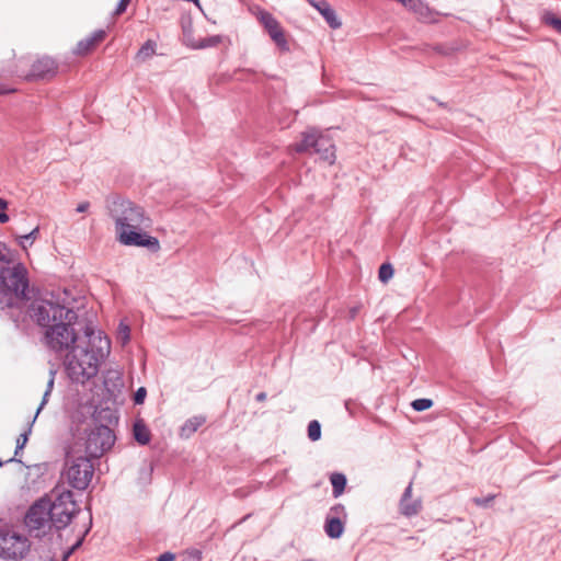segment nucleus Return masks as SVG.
I'll return each mask as SVG.
<instances>
[{
  "label": "nucleus",
  "instance_id": "f257e3e1",
  "mask_svg": "<svg viewBox=\"0 0 561 561\" xmlns=\"http://www.w3.org/2000/svg\"><path fill=\"white\" fill-rule=\"evenodd\" d=\"M76 299L70 291H45L27 307L30 318L44 329V344L64 356L65 371L72 382L84 385L94 378L111 352V341L91 325L79 336L73 325L78 320Z\"/></svg>",
  "mask_w": 561,
  "mask_h": 561
},
{
  "label": "nucleus",
  "instance_id": "f03ea898",
  "mask_svg": "<svg viewBox=\"0 0 561 561\" xmlns=\"http://www.w3.org/2000/svg\"><path fill=\"white\" fill-rule=\"evenodd\" d=\"M106 206L115 222L117 240L122 244L147 248L151 252L160 250L158 238L142 232L144 228L150 227L151 220L141 206L119 196L108 198Z\"/></svg>",
  "mask_w": 561,
  "mask_h": 561
},
{
  "label": "nucleus",
  "instance_id": "7ed1b4c3",
  "mask_svg": "<svg viewBox=\"0 0 561 561\" xmlns=\"http://www.w3.org/2000/svg\"><path fill=\"white\" fill-rule=\"evenodd\" d=\"M28 286L27 268L15 261L13 251L0 241V295L7 298V307H13V299L28 300Z\"/></svg>",
  "mask_w": 561,
  "mask_h": 561
},
{
  "label": "nucleus",
  "instance_id": "20e7f679",
  "mask_svg": "<svg viewBox=\"0 0 561 561\" xmlns=\"http://www.w3.org/2000/svg\"><path fill=\"white\" fill-rule=\"evenodd\" d=\"M93 474V463L89 457L82 455L81 445L70 446L61 477L71 488L83 491L89 486Z\"/></svg>",
  "mask_w": 561,
  "mask_h": 561
},
{
  "label": "nucleus",
  "instance_id": "39448f33",
  "mask_svg": "<svg viewBox=\"0 0 561 561\" xmlns=\"http://www.w3.org/2000/svg\"><path fill=\"white\" fill-rule=\"evenodd\" d=\"M115 435L113 431L105 425H94L85 431L84 437H79L73 444H80L82 455L91 458H98L114 445Z\"/></svg>",
  "mask_w": 561,
  "mask_h": 561
},
{
  "label": "nucleus",
  "instance_id": "423d86ee",
  "mask_svg": "<svg viewBox=\"0 0 561 561\" xmlns=\"http://www.w3.org/2000/svg\"><path fill=\"white\" fill-rule=\"evenodd\" d=\"M54 500L49 499V515L56 529L67 527L78 512V505L70 490L56 486L51 492Z\"/></svg>",
  "mask_w": 561,
  "mask_h": 561
},
{
  "label": "nucleus",
  "instance_id": "0eeeda50",
  "mask_svg": "<svg viewBox=\"0 0 561 561\" xmlns=\"http://www.w3.org/2000/svg\"><path fill=\"white\" fill-rule=\"evenodd\" d=\"M49 508L48 497H41L30 506L24 516V525L30 536L42 538L49 534L54 526Z\"/></svg>",
  "mask_w": 561,
  "mask_h": 561
},
{
  "label": "nucleus",
  "instance_id": "6e6552de",
  "mask_svg": "<svg viewBox=\"0 0 561 561\" xmlns=\"http://www.w3.org/2000/svg\"><path fill=\"white\" fill-rule=\"evenodd\" d=\"M26 536L12 528H0V557L5 560H21L30 551Z\"/></svg>",
  "mask_w": 561,
  "mask_h": 561
},
{
  "label": "nucleus",
  "instance_id": "1a4fd4ad",
  "mask_svg": "<svg viewBox=\"0 0 561 561\" xmlns=\"http://www.w3.org/2000/svg\"><path fill=\"white\" fill-rule=\"evenodd\" d=\"M57 72V65L50 57H42L35 60L32 65L28 78L32 79H46L51 78Z\"/></svg>",
  "mask_w": 561,
  "mask_h": 561
},
{
  "label": "nucleus",
  "instance_id": "9d476101",
  "mask_svg": "<svg viewBox=\"0 0 561 561\" xmlns=\"http://www.w3.org/2000/svg\"><path fill=\"white\" fill-rule=\"evenodd\" d=\"M250 11L252 15L256 18L259 23L264 27L270 37L272 34H276L283 28L280 23L268 11L260 7H254Z\"/></svg>",
  "mask_w": 561,
  "mask_h": 561
},
{
  "label": "nucleus",
  "instance_id": "9b49d317",
  "mask_svg": "<svg viewBox=\"0 0 561 561\" xmlns=\"http://www.w3.org/2000/svg\"><path fill=\"white\" fill-rule=\"evenodd\" d=\"M311 7H313L325 20L329 26L333 30L340 28L342 23L337 18L334 9L325 0H306Z\"/></svg>",
  "mask_w": 561,
  "mask_h": 561
},
{
  "label": "nucleus",
  "instance_id": "f8f14e48",
  "mask_svg": "<svg viewBox=\"0 0 561 561\" xmlns=\"http://www.w3.org/2000/svg\"><path fill=\"white\" fill-rule=\"evenodd\" d=\"M400 513L404 516H414L422 510V501L420 499H412V483L404 490L400 504Z\"/></svg>",
  "mask_w": 561,
  "mask_h": 561
},
{
  "label": "nucleus",
  "instance_id": "ddd939ff",
  "mask_svg": "<svg viewBox=\"0 0 561 561\" xmlns=\"http://www.w3.org/2000/svg\"><path fill=\"white\" fill-rule=\"evenodd\" d=\"M312 152L319 154L320 159L329 162L330 164H332L335 160V147L332 140L322 134H319Z\"/></svg>",
  "mask_w": 561,
  "mask_h": 561
},
{
  "label": "nucleus",
  "instance_id": "4468645a",
  "mask_svg": "<svg viewBox=\"0 0 561 561\" xmlns=\"http://www.w3.org/2000/svg\"><path fill=\"white\" fill-rule=\"evenodd\" d=\"M53 387H54V373H51V376H50V378H49V380H48V382H47L46 391H45V393H44V396H43L42 403H41V405L38 407V409H37V411H36L35 415H34V417H33V420H32V422H31V424H30L28 428H27L24 433H22V434L18 437V439H16V448H15V453H14V454H15V456L20 453V450H21V449H23V448H24V446H25V444H26V442H27V439H28V435L31 434L32 425H33V423L35 422V420H36V417H37L38 413L41 412V410L43 409V407L47 403V401H48V397H49V394H50V392H51V390H53Z\"/></svg>",
  "mask_w": 561,
  "mask_h": 561
},
{
  "label": "nucleus",
  "instance_id": "2eb2a0df",
  "mask_svg": "<svg viewBox=\"0 0 561 561\" xmlns=\"http://www.w3.org/2000/svg\"><path fill=\"white\" fill-rule=\"evenodd\" d=\"M401 4L409 11L413 12L419 20L424 22L432 20V12L427 4L422 0H404Z\"/></svg>",
  "mask_w": 561,
  "mask_h": 561
},
{
  "label": "nucleus",
  "instance_id": "dca6fc26",
  "mask_svg": "<svg viewBox=\"0 0 561 561\" xmlns=\"http://www.w3.org/2000/svg\"><path fill=\"white\" fill-rule=\"evenodd\" d=\"M320 133L314 128H310L301 134L302 139L294 145L297 152H310L317 142Z\"/></svg>",
  "mask_w": 561,
  "mask_h": 561
},
{
  "label": "nucleus",
  "instance_id": "f3484780",
  "mask_svg": "<svg viewBox=\"0 0 561 561\" xmlns=\"http://www.w3.org/2000/svg\"><path fill=\"white\" fill-rule=\"evenodd\" d=\"M324 530H325V534L330 538L337 539V538H340L343 535V531H344V520H340L337 518L327 517L325 518V524H324Z\"/></svg>",
  "mask_w": 561,
  "mask_h": 561
},
{
  "label": "nucleus",
  "instance_id": "a211bd4d",
  "mask_svg": "<svg viewBox=\"0 0 561 561\" xmlns=\"http://www.w3.org/2000/svg\"><path fill=\"white\" fill-rule=\"evenodd\" d=\"M206 422V419L202 415L193 416L188 419L181 427V436L190 437Z\"/></svg>",
  "mask_w": 561,
  "mask_h": 561
},
{
  "label": "nucleus",
  "instance_id": "6ab92c4d",
  "mask_svg": "<svg viewBox=\"0 0 561 561\" xmlns=\"http://www.w3.org/2000/svg\"><path fill=\"white\" fill-rule=\"evenodd\" d=\"M330 481L333 486V496L339 497L344 492L346 477L343 473L334 472L331 474Z\"/></svg>",
  "mask_w": 561,
  "mask_h": 561
},
{
  "label": "nucleus",
  "instance_id": "aec40b11",
  "mask_svg": "<svg viewBox=\"0 0 561 561\" xmlns=\"http://www.w3.org/2000/svg\"><path fill=\"white\" fill-rule=\"evenodd\" d=\"M134 436L135 439L141 445H146L150 442V432L141 422H136L134 424Z\"/></svg>",
  "mask_w": 561,
  "mask_h": 561
},
{
  "label": "nucleus",
  "instance_id": "412c9836",
  "mask_svg": "<svg viewBox=\"0 0 561 561\" xmlns=\"http://www.w3.org/2000/svg\"><path fill=\"white\" fill-rule=\"evenodd\" d=\"M271 39L274 42V44L280 51H289V43L284 28L278 31L276 34H272Z\"/></svg>",
  "mask_w": 561,
  "mask_h": 561
},
{
  "label": "nucleus",
  "instance_id": "4be33fe9",
  "mask_svg": "<svg viewBox=\"0 0 561 561\" xmlns=\"http://www.w3.org/2000/svg\"><path fill=\"white\" fill-rule=\"evenodd\" d=\"M95 47V44L91 41L90 37H87L82 41H80L77 44L75 53L78 55H87Z\"/></svg>",
  "mask_w": 561,
  "mask_h": 561
},
{
  "label": "nucleus",
  "instance_id": "5701e85b",
  "mask_svg": "<svg viewBox=\"0 0 561 561\" xmlns=\"http://www.w3.org/2000/svg\"><path fill=\"white\" fill-rule=\"evenodd\" d=\"M308 437L312 442L320 439L321 425L317 420H313L308 424Z\"/></svg>",
  "mask_w": 561,
  "mask_h": 561
},
{
  "label": "nucleus",
  "instance_id": "b1692460",
  "mask_svg": "<svg viewBox=\"0 0 561 561\" xmlns=\"http://www.w3.org/2000/svg\"><path fill=\"white\" fill-rule=\"evenodd\" d=\"M393 276V267L389 263H383L379 267L378 277L382 283H387Z\"/></svg>",
  "mask_w": 561,
  "mask_h": 561
},
{
  "label": "nucleus",
  "instance_id": "393cba45",
  "mask_svg": "<svg viewBox=\"0 0 561 561\" xmlns=\"http://www.w3.org/2000/svg\"><path fill=\"white\" fill-rule=\"evenodd\" d=\"M327 517L344 520L346 518V511L344 505L335 504L334 506H332Z\"/></svg>",
  "mask_w": 561,
  "mask_h": 561
},
{
  "label": "nucleus",
  "instance_id": "a878e982",
  "mask_svg": "<svg viewBox=\"0 0 561 561\" xmlns=\"http://www.w3.org/2000/svg\"><path fill=\"white\" fill-rule=\"evenodd\" d=\"M411 405L415 411L421 412L430 409L433 405V401L431 399L422 398L414 400Z\"/></svg>",
  "mask_w": 561,
  "mask_h": 561
},
{
  "label": "nucleus",
  "instance_id": "bb28decb",
  "mask_svg": "<svg viewBox=\"0 0 561 561\" xmlns=\"http://www.w3.org/2000/svg\"><path fill=\"white\" fill-rule=\"evenodd\" d=\"M543 21L561 34V19L548 12L543 15Z\"/></svg>",
  "mask_w": 561,
  "mask_h": 561
},
{
  "label": "nucleus",
  "instance_id": "cd10ccee",
  "mask_svg": "<svg viewBox=\"0 0 561 561\" xmlns=\"http://www.w3.org/2000/svg\"><path fill=\"white\" fill-rule=\"evenodd\" d=\"M105 36H106V32L104 30H98V31L93 32L92 35L89 37L96 46L99 43L104 41Z\"/></svg>",
  "mask_w": 561,
  "mask_h": 561
},
{
  "label": "nucleus",
  "instance_id": "c85d7f7f",
  "mask_svg": "<svg viewBox=\"0 0 561 561\" xmlns=\"http://www.w3.org/2000/svg\"><path fill=\"white\" fill-rule=\"evenodd\" d=\"M8 207V203L0 198V222L4 224L9 221V216L5 214V209Z\"/></svg>",
  "mask_w": 561,
  "mask_h": 561
},
{
  "label": "nucleus",
  "instance_id": "c756f323",
  "mask_svg": "<svg viewBox=\"0 0 561 561\" xmlns=\"http://www.w3.org/2000/svg\"><path fill=\"white\" fill-rule=\"evenodd\" d=\"M147 391L144 387L139 388L134 396V401L136 404H141L145 401Z\"/></svg>",
  "mask_w": 561,
  "mask_h": 561
},
{
  "label": "nucleus",
  "instance_id": "7c9ffc66",
  "mask_svg": "<svg viewBox=\"0 0 561 561\" xmlns=\"http://www.w3.org/2000/svg\"><path fill=\"white\" fill-rule=\"evenodd\" d=\"M220 42L219 36H213L204 41L201 45L197 46V48H204L209 46H215Z\"/></svg>",
  "mask_w": 561,
  "mask_h": 561
},
{
  "label": "nucleus",
  "instance_id": "2f4dec72",
  "mask_svg": "<svg viewBox=\"0 0 561 561\" xmlns=\"http://www.w3.org/2000/svg\"><path fill=\"white\" fill-rule=\"evenodd\" d=\"M130 0H119L116 9H115V12L114 14L115 15H121L122 13H124L129 4Z\"/></svg>",
  "mask_w": 561,
  "mask_h": 561
},
{
  "label": "nucleus",
  "instance_id": "473e14b6",
  "mask_svg": "<svg viewBox=\"0 0 561 561\" xmlns=\"http://www.w3.org/2000/svg\"><path fill=\"white\" fill-rule=\"evenodd\" d=\"M174 559H175L174 553H172V552H164V553L159 556L157 561H174Z\"/></svg>",
  "mask_w": 561,
  "mask_h": 561
},
{
  "label": "nucleus",
  "instance_id": "72a5a7b5",
  "mask_svg": "<svg viewBox=\"0 0 561 561\" xmlns=\"http://www.w3.org/2000/svg\"><path fill=\"white\" fill-rule=\"evenodd\" d=\"M26 241H28L31 243V238H28L27 233L19 237V244L23 249H26Z\"/></svg>",
  "mask_w": 561,
  "mask_h": 561
},
{
  "label": "nucleus",
  "instance_id": "f704fd0d",
  "mask_svg": "<svg viewBox=\"0 0 561 561\" xmlns=\"http://www.w3.org/2000/svg\"><path fill=\"white\" fill-rule=\"evenodd\" d=\"M90 207V204L88 202H83V203H80L78 206H77V211L78 213H84L89 209Z\"/></svg>",
  "mask_w": 561,
  "mask_h": 561
},
{
  "label": "nucleus",
  "instance_id": "c9c22d12",
  "mask_svg": "<svg viewBox=\"0 0 561 561\" xmlns=\"http://www.w3.org/2000/svg\"><path fill=\"white\" fill-rule=\"evenodd\" d=\"M121 337L123 343L127 342L129 340V329L128 327H125L124 330L121 332Z\"/></svg>",
  "mask_w": 561,
  "mask_h": 561
},
{
  "label": "nucleus",
  "instance_id": "e433bc0d",
  "mask_svg": "<svg viewBox=\"0 0 561 561\" xmlns=\"http://www.w3.org/2000/svg\"><path fill=\"white\" fill-rule=\"evenodd\" d=\"M38 233H39L38 227L34 228L31 232L27 233L28 238H31V243L34 242V240L37 238Z\"/></svg>",
  "mask_w": 561,
  "mask_h": 561
},
{
  "label": "nucleus",
  "instance_id": "4c0bfd02",
  "mask_svg": "<svg viewBox=\"0 0 561 561\" xmlns=\"http://www.w3.org/2000/svg\"><path fill=\"white\" fill-rule=\"evenodd\" d=\"M81 545V539L76 542V545L67 551L65 554L64 561L68 559V557L75 551L76 548H78Z\"/></svg>",
  "mask_w": 561,
  "mask_h": 561
},
{
  "label": "nucleus",
  "instance_id": "58836bf2",
  "mask_svg": "<svg viewBox=\"0 0 561 561\" xmlns=\"http://www.w3.org/2000/svg\"><path fill=\"white\" fill-rule=\"evenodd\" d=\"M255 399H256V401L263 402L266 399V393L260 392L256 394Z\"/></svg>",
  "mask_w": 561,
  "mask_h": 561
},
{
  "label": "nucleus",
  "instance_id": "ea45409f",
  "mask_svg": "<svg viewBox=\"0 0 561 561\" xmlns=\"http://www.w3.org/2000/svg\"><path fill=\"white\" fill-rule=\"evenodd\" d=\"M357 313V309L356 308H353L351 309V318H354Z\"/></svg>",
  "mask_w": 561,
  "mask_h": 561
},
{
  "label": "nucleus",
  "instance_id": "a19ab883",
  "mask_svg": "<svg viewBox=\"0 0 561 561\" xmlns=\"http://www.w3.org/2000/svg\"><path fill=\"white\" fill-rule=\"evenodd\" d=\"M10 91H11V90H3V89L0 87V95H1V94H5V93H8V92H10Z\"/></svg>",
  "mask_w": 561,
  "mask_h": 561
},
{
  "label": "nucleus",
  "instance_id": "79ce46f5",
  "mask_svg": "<svg viewBox=\"0 0 561 561\" xmlns=\"http://www.w3.org/2000/svg\"><path fill=\"white\" fill-rule=\"evenodd\" d=\"M0 466H2V461L0 460Z\"/></svg>",
  "mask_w": 561,
  "mask_h": 561
}]
</instances>
